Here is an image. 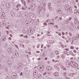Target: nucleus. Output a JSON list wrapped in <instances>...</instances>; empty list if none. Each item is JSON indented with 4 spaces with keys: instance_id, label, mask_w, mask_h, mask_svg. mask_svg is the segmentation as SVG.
<instances>
[{
    "instance_id": "1",
    "label": "nucleus",
    "mask_w": 79,
    "mask_h": 79,
    "mask_svg": "<svg viewBox=\"0 0 79 79\" xmlns=\"http://www.w3.org/2000/svg\"><path fill=\"white\" fill-rule=\"evenodd\" d=\"M71 66L73 68H76L78 67V64H77L75 63L73 61H71Z\"/></svg>"
},
{
    "instance_id": "2",
    "label": "nucleus",
    "mask_w": 79,
    "mask_h": 79,
    "mask_svg": "<svg viewBox=\"0 0 79 79\" xmlns=\"http://www.w3.org/2000/svg\"><path fill=\"white\" fill-rule=\"evenodd\" d=\"M11 77L13 79H16L17 78L16 73H13L11 74Z\"/></svg>"
},
{
    "instance_id": "3",
    "label": "nucleus",
    "mask_w": 79,
    "mask_h": 79,
    "mask_svg": "<svg viewBox=\"0 0 79 79\" xmlns=\"http://www.w3.org/2000/svg\"><path fill=\"white\" fill-rule=\"evenodd\" d=\"M71 62H70L69 60H68L66 63V67H69L70 66V64L71 65Z\"/></svg>"
},
{
    "instance_id": "4",
    "label": "nucleus",
    "mask_w": 79,
    "mask_h": 79,
    "mask_svg": "<svg viewBox=\"0 0 79 79\" xmlns=\"http://www.w3.org/2000/svg\"><path fill=\"white\" fill-rule=\"evenodd\" d=\"M38 68L40 71H44V68L42 67L38 66Z\"/></svg>"
},
{
    "instance_id": "5",
    "label": "nucleus",
    "mask_w": 79,
    "mask_h": 79,
    "mask_svg": "<svg viewBox=\"0 0 79 79\" xmlns=\"http://www.w3.org/2000/svg\"><path fill=\"white\" fill-rule=\"evenodd\" d=\"M1 40L3 42H4L6 40V37L5 36H3L1 38Z\"/></svg>"
},
{
    "instance_id": "6",
    "label": "nucleus",
    "mask_w": 79,
    "mask_h": 79,
    "mask_svg": "<svg viewBox=\"0 0 79 79\" xmlns=\"http://www.w3.org/2000/svg\"><path fill=\"white\" fill-rule=\"evenodd\" d=\"M56 33L57 34V35H59V37H60L61 36V33L60 32L56 31Z\"/></svg>"
},
{
    "instance_id": "7",
    "label": "nucleus",
    "mask_w": 79,
    "mask_h": 79,
    "mask_svg": "<svg viewBox=\"0 0 79 79\" xmlns=\"http://www.w3.org/2000/svg\"><path fill=\"white\" fill-rule=\"evenodd\" d=\"M54 42L53 41L49 40L48 41V44H50V45H51V44H53Z\"/></svg>"
},
{
    "instance_id": "8",
    "label": "nucleus",
    "mask_w": 79,
    "mask_h": 79,
    "mask_svg": "<svg viewBox=\"0 0 79 79\" xmlns=\"http://www.w3.org/2000/svg\"><path fill=\"white\" fill-rule=\"evenodd\" d=\"M33 76L34 77H37V71H35V72H34Z\"/></svg>"
},
{
    "instance_id": "9",
    "label": "nucleus",
    "mask_w": 79,
    "mask_h": 79,
    "mask_svg": "<svg viewBox=\"0 0 79 79\" xmlns=\"http://www.w3.org/2000/svg\"><path fill=\"white\" fill-rule=\"evenodd\" d=\"M3 17H4L3 18L2 17V16H3ZM5 16V12H3L2 13V15L1 16V18H2V19H4V17Z\"/></svg>"
},
{
    "instance_id": "10",
    "label": "nucleus",
    "mask_w": 79,
    "mask_h": 79,
    "mask_svg": "<svg viewBox=\"0 0 79 79\" xmlns=\"http://www.w3.org/2000/svg\"><path fill=\"white\" fill-rule=\"evenodd\" d=\"M54 75L55 76H59V74L57 72H56L54 73Z\"/></svg>"
},
{
    "instance_id": "11",
    "label": "nucleus",
    "mask_w": 79,
    "mask_h": 79,
    "mask_svg": "<svg viewBox=\"0 0 79 79\" xmlns=\"http://www.w3.org/2000/svg\"><path fill=\"white\" fill-rule=\"evenodd\" d=\"M65 9H66V10H67V11H68V9H69V6H68V5H66L65 6Z\"/></svg>"
},
{
    "instance_id": "12",
    "label": "nucleus",
    "mask_w": 79,
    "mask_h": 79,
    "mask_svg": "<svg viewBox=\"0 0 79 79\" xmlns=\"http://www.w3.org/2000/svg\"><path fill=\"white\" fill-rule=\"evenodd\" d=\"M63 75L65 77H66V75L67 74V73L65 72L63 73Z\"/></svg>"
},
{
    "instance_id": "13",
    "label": "nucleus",
    "mask_w": 79,
    "mask_h": 79,
    "mask_svg": "<svg viewBox=\"0 0 79 79\" xmlns=\"http://www.w3.org/2000/svg\"><path fill=\"white\" fill-rule=\"evenodd\" d=\"M3 25H4V22H1L0 23V26H3Z\"/></svg>"
},
{
    "instance_id": "14",
    "label": "nucleus",
    "mask_w": 79,
    "mask_h": 79,
    "mask_svg": "<svg viewBox=\"0 0 79 79\" xmlns=\"http://www.w3.org/2000/svg\"><path fill=\"white\" fill-rule=\"evenodd\" d=\"M69 76H71V77H73V76H74V73H71L69 74Z\"/></svg>"
},
{
    "instance_id": "15",
    "label": "nucleus",
    "mask_w": 79,
    "mask_h": 79,
    "mask_svg": "<svg viewBox=\"0 0 79 79\" xmlns=\"http://www.w3.org/2000/svg\"><path fill=\"white\" fill-rule=\"evenodd\" d=\"M74 20H75V21H74L75 24H77V19L75 18L74 19Z\"/></svg>"
},
{
    "instance_id": "16",
    "label": "nucleus",
    "mask_w": 79,
    "mask_h": 79,
    "mask_svg": "<svg viewBox=\"0 0 79 79\" xmlns=\"http://www.w3.org/2000/svg\"><path fill=\"white\" fill-rule=\"evenodd\" d=\"M42 9H43V10H44L45 9H44V7H40V9L39 10H40V11H42Z\"/></svg>"
},
{
    "instance_id": "17",
    "label": "nucleus",
    "mask_w": 79,
    "mask_h": 79,
    "mask_svg": "<svg viewBox=\"0 0 79 79\" xmlns=\"http://www.w3.org/2000/svg\"><path fill=\"white\" fill-rule=\"evenodd\" d=\"M73 39L74 40H77V38H76V36H73Z\"/></svg>"
},
{
    "instance_id": "18",
    "label": "nucleus",
    "mask_w": 79,
    "mask_h": 79,
    "mask_svg": "<svg viewBox=\"0 0 79 79\" xmlns=\"http://www.w3.org/2000/svg\"><path fill=\"white\" fill-rule=\"evenodd\" d=\"M54 67L55 68H56V69H58V65L56 64L54 66Z\"/></svg>"
},
{
    "instance_id": "19",
    "label": "nucleus",
    "mask_w": 79,
    "mask_h": 79,
    "mask_svg": "<svg viewBox=\"0 0 79 79\" xmlns=\"http://www.w3.org/2000/svg\"><path fill=\"white\" fill-rule=\"evenodd\" d=\"M55 53L56 55H58V54H59V52H58V51H55Z\"/></svg>"
},
{
    "instance_id": "20",
    "label": "nucleus",
    "mask_w": 79,
    "mask_h": 79,
    "mask_svg": "<svg viewBox=\"0 0 79 79\" xmlns=\"http://www.w3.org/2000/svg\"><path fill=\"white\" fill-rule=\"evenodd\" d=\"M50 21H51L50 19H48L46 21V22L47 23H50Z\"/></svg>"
},
{
    "instance_id": "21",
    "label": "nucleus",
    "mask_w": 79,
    "mask_h": 79,
    "mask_svg": "<svg viewBox=\"0 0 79 79\" xmlns=\"http://www.w3.org/2000/svg\"><path fill=\"white\" fill-rule=\"evenodd\" d=\"M57 11H58L59 13H60V14H61V10H57Z\"/></svg>"
},
{
    "instance_id": "22",
    "label": "nucleus",
    "mask_w": 79,
    "mask_h": 79,
    "mask_svg": "<svg viewBox=\"0 0 79 79\" xmlns=\"http://www.w3.org/2000/svg\"><path fill=\"white\" fill-rule=\"evenodd\" d=\"M39 78H41V77H42V76L41 74H39L38 76Z\"/></svg>"
},
{
    "instance_id": "23",
    "label": "nucleus",
    "mask_w": 79,
    "mask_h": 79,
    "mask_svg": "<svg viewBox=\"0 0 79 79\" xmlns=\"http://www.w3.org/2000/svg\"><path fill=\"white\" fill-rule=\"evenodd\" d=\"M46 35L47 36H51V35H50V34L49 33H47L46 34Z\"/></svg>"
},
{
    "instance_id": "24",
    "label": "nucleus",
    "mask_w": 79,
    "mask_h": 79,
    "mask_svg": "<svg viewBox=\"0 0 79 79\" xmlns=\"http://www.w3.org/2000/svg\"><path fill=\"white\" fill-rule=\"evenodd\" d=\"M70 42H71V37H69L68 38Z\"/></svg>"
},
{
    "instance_id": "25",
    "label": "nucleus",
    "mask_w": 79,
    "mask_h": 79,
    "mask_svg": "<svg viewBox=\"0 0 79 79\" xmlns=\"http://www.w3.org/2000/svg\"><path fill=\"white\" fill-rule=\"evenodd\" d=\"M42 56L43 57H44L45 56V53H44L42 54Z\"/></svg>"
},
{
    "instance_id": "26",
    "label": "nucleus",
    "mask_w": 79,
    "mask_h": 79,
    "mask_svg": "<svg viewBox=\"0 0 79 79\" xmlns=\"http://www.w3.org/2000/svg\"><path fill=\"white\" fill-rule=\"evenodd\" d=\"M21 1L22 2V3H23L24 4V5H25V3H25V1H23L22 0H21Z\"/></svg>"
},
{
    "instance_id": "27",
    "label": "nucleus",
    "mask_w": 79,
    "mask_h": 79,
    "mask_svg": "<svg viewBox=\"0 0 79 79\" xmlns=\"http://www.w3.org/2000/svg\"><path fill=\"white\" fill-rule=\"evenodd\" d=\"M48 5L49 6H51V5H52V3H49L48 4Z\"/></svg>"
},
{
    "instance_id": "28",
    "label": "nucleus",
    "mask_w": 79,
    "mask_h": 79,
    "mask_svg": "<svg viewBox=\"0 0 79 79\" xmlns=\"http://www.w3.org/2000/svg\"><path fill=\"white\" fill-rule=\"evenodd\" d=\"M65 56H64V55H62V56H61V57H62V58H64V57H65Z\"/></svg>"
},
{
    "instance_id": "29",
    "label": "nucleus",
    "mask_w": 79,
    "mask_h": 79,
    "mask_svg": "<svg viewBox=\"0 0 79 79\" xmlns=\"http://www.w3.org/2000/svg\"><path fill=\"white\" fill-rule=\"evenodd\" d=\"M51 23H52V22H53V21H54V19H51Z\"/></svg>"
},
{
    "instance_id": "30",
    "label": "nucleus",
    "mask_w": 79,
    "mask_h": 79,
    "mask_svg": "<svg viewBox=\"0 0 79 79\" xmlns=\"http://www.w3.org/2000/svg\"><path fill=\"white\" fill-rule=\"evenodd\" d=\"M23 37H24L25 38H26V39H27V37H28L26 35V36H24Z\"/></svg>"
},
{
    "instance_id": "31",
    "label": "nucleus",
    "mask_w": 79,
    "mask_h": 79,
    "mask_svg": "<svg viewBox=\"0 0 79 79\" xmlns=\"http://www.w3.org/2000/svg\"><path fill=\"white\" fill-rule=\"evenodd\" d=\"M46 74H47V73L46 72H45L43 74V75L44 76H45V75H46Z\"/></svg>"
},
{
    "instance_id": "32",
    "label": "nucleus",
    "mask_w": 79,
    "mask_h": 79,
    "mask_svg": "<svg viewBox=\"0 0 79 79\" xmlns=\"http://www.w3.org/2000/svg\"><path fill=\"white\" fill-rule=\"evenodd\" d=\"M2 8L0 7V13H2Z\"/></svg>"
},
{
    "instance_id": "33",
    "label": "nucleus",
    "mask_w": 79,
    "mask_h": 79,
    "mask_svg": "<svg viewBox=\"0 0 79 79\" xmlns=\"http://www.w3.org/2000/svg\"><path fill=\"white\" fill-rule=\"evenodd\" d=\"M15 47H16L17 49H19V48H18V46H17V45H15Z\"/></svg>"
},
{
    "instance_id": "34",
    "label": "nucleus",
    "mask_w": 79,
    "mask_h": 79,
    "mask_svg": "<svg viewBox=\"0 0 79 79\" xmlns=\"http://www.w3.org/2000/svg\"><path fill=\"white\" fill-rule=\"evenodd\" d=\"M39 47H40V45H39V44H38L37 47L38 48H39Z\"/></svg>"
},
{
    "instance_id": "35",
    "label": "nucleus",
    "mask_w": 79,
    "mask_h": 79,
    "mask_svg": "<svg viewBox=\"0 0 79 79\" xmlns=\"http://www.w3.org/2000/svg\"><path fill=\"white\" fill-rule=\"evenodd\" d=\"M77 38H78V39H79V34H77Z\"/></svg>"
},
{
    "instance_id": "36",
    "label": "nucleus",
    "mask_w": 79,
    "mask_h": 79,
    "mask_svg": "<svg viewBox=\"0 0 79 79\" xmlns=\"http://www.w3.org/2000/svg\"><path fill=\"white\" fill-rule=\"evenodd\" d=\"M64 53L65 54H67L68 53V52L66 51H65L64 52Z\"/></svg>"
},
{
    "instance_id": "37",
    "label": "nucleus",
    "mask_w": 79,
    "mask_h": 79,
    "mask_svg": "<svg viewBox=\"0 0 79 79\" xmlns=\"http://www.w3.org/2000/svg\"><path fill=\"white\" fill-rule=\"evenodd\" d=\"M64 50H66V51H69V49L68 48L65 49Z\"/></svg>"
},
{
    "instance_id": "38",
    "label": "nucleus",
    "mask_w": 79,
    "mask_h": 79,
    "mask_svg": "<svg viewBox=\"0 0 79 79\" xmlns=\"http://www.w3.org/2000/svg\"><path fill=\"white\" fill-rule=\"evenodd\" d=\"M8 51L9 52H11V50H10V49H8Z\"/></svg>"
},
{
    "instance_id": "39",
    "label": "nucleus",
    "mask_w": 79,
    "mask_h": 79,
    "mask_svg": "<svg viewBox=\"0 0 79 79\" xmlns=\"http://www.w3.org/2000/svg\"><path fill=\"white\" fill-rule=\"evenodd\" d=\"M20 37H23V36H24V35H19Z\"/></svg>"
},
{
    "instance_id": "40",
    "label": "nucleus",
    "mask_w": 79,
    "mask_h": 79,
    "mask_svg": "<svg viewBox=\"0 0 79 79\" xmlns=\"http://www.w3.org/2000/svg\"><path fill=\"white\" fill-rule=\"evenodd\" d=\"M44 25H45V26H47V23H44Z\"/></svg>"
},
{
    "instance_id": "41",
    "label": "nucleus",
    "mask_w": 79,
    "mask_h": 79,
    "mask_svg": "<svg viewBox=\"0 0 79 79\" xmlns=\"http://www.w3.org/2000/svg\"><path fill=\"white\" fill-rule=\"evenodd\" d=\"M70 48L71 49H74V47L73 46H71Z\"/></svg>"
},
{
    "instance_id": "42",
    "label": "nucleus",
    "mask_w": 79,
    "mask_h": 79,
    "mask_svg": "<svg viewBox=\"0 0 79 79\" xmlns=\"http://www.w3.org/2000/svg\"><path fill=\"white\" fill-rule=\"evenodd\" d=\"M62 34L63 35H64V34H65V33H64V32H62Z\"/></svg>"
},
{
    "instance_id": "43",
    "label": "nucleus",
    "mask_w": 79,
    "mask_h": 79,
    "mask_svg": "<svg viewBox=\"0 0 79 79\" xmlns=\"http://www.w3.org/2000/svg\"><path fill=\"white\" fill-rule=\"evenodd\" d=\"M36 53H39L40 52L39 51H36Z\"/></svg>"
},
{
    "instance_id": "44",
    "label": "nucleus",
    "mask_w": 79,
    "mask_h": 79,
    "mask_svg": "<svg viewBox=\"0 0 79 79\" xmlns=\"http://www.w3.org/2000/svg\"><path fill=\"white\" fill-rule=\"evenodd\" d=\"M71 19H72V18L71 17H70L69 20V21H71Z\"/></svg>"
},
{
    "instance_id": "45",
    "label": "nucleus",
    "mask_w": 79,
    "mask_h": 79,
    "mask_svg": "<svg viewBox=\"0 0 79 79\" xmlns=\"http://www.w3.org/2000/svg\"><path fill=\"white\" fill-rule=\"evenodd\" d=\"M49 10H52V7L50 6H49Z\"/></svg>"
},
{
    "instance_id": "46",
    "label": "nucleus",
    "mask_w": 79,
    "mask_h": 79,
    "mask_svg": "<svg viewBox=\"0 0 79 79\" xmlns=\"http://www.w3.org/2000/svg\"><path fill=\"white\" fill-rule=\"evenodd\" d=\"M16 7H17V8H19V4H18V5H17Z\"/></svg>"
},
{
    "instance_id": "47",
    "label": "nucleus",
    "mask_w": 79,
    "mask_h": 79,
    "mask_svg": "<svg viewBox=\"0 0 79 79\" xmlns=\"http://www.w3.org/2000/svg\"><path fill=\"white\" fill-rule=\"evenodd\" d=\"M69 34L70 36H72V34H71V33H69Z\"/></svg>"
},
{
    "instance_id": "48",
    "label": "nucleus",
    "mask_w": 79,
    "mask_h": 79,
    "mask_svg": "<svg viewBox=\"0 0 79 79\" xmlns=\"http://www.w3.org/2000/svg\"><path fill=\"white\" fill-rule=\"evenodd\" d=\"M28 54L29 55H31V52H29Z\"/></svg>"
},
{
    "instance_id": "49",
    "label": "nucleus",
    "mask_w": 79,
    "mask_h": 79,
    "mask_svg": "<svg viewBox=\"0 0 79 79\" xmlns=\"http://www.w3.org/2000/svg\"><path fill=\"white\" fill-rule=\"evenodd\" d=\"M50 24H52V25H54V23H50Z\"/></svg>"
},
{
    "instance_id": "50",
    "label": "nucleus",
    "mask_w": 79,
    "mask_h": 79,
    "mask_svg": "<svg viewBox=\"0 0 79 79\" xmlns=\"http://www.w3.org/2000/svg\"><path fill=\"white\" fill-rule=\"evenodd\" d=\"M69 9L70 10V11H72V8H70Z\"/></svg>"
},
{
    "instance_id": "51",
    "label": "nucleus",
    "mask_w": 79,
    "mask_h": 79,
    "mask_svg": "<svg viewBox=\"0 0 79 79\" xmlns=\"http://www.w3.org/2000/svg\"><path fill=\"white\" fill-rule=\"evenodd\" d=\"M61 46L62 48H64V46L63 45H61Z\"/></svg>"
},
{
    "instance_id": "52",
    "label": "nucleus",
    "mask_w": 79,
    "mask_h": 79,
    "mask_svg": "<svg viewBox=\"0 0 79 79\" xmlns=\"http://www.w3.org/2000/svg\"><path fill=\"white\" fill-rule=\"evenodd\" d=\"M40 7H41L40 6H38V8L39 10L40 9Z\"/></svg>"
},
{
    "instance_id": "53",
    "label": "nucleus",
    "mask_w": 79,
    "mask_h": 79,
    "mask_svg": "<svg viewBox=\"0 0 79 79\" xmlns=\"http://www.w3.org/2000/svg\"><path fill=\"white\" fill-rule=\"evenodd\" d=\"M62 38H63V39H64L65 37L64 36H62Z\"/></svg>"
},
{
    "instance_id": "54",
    "label": "nucleus",
    "mask_w": 79,
    "mask_h": 79,
    "mask_svg": "<svg viewBox=\"0 0 79 79\" xmlns=\"http://www.w3.org/2000/svg\"><path fill=\"white\" fill-rule=\"evenodd\" d=\"M55 27L56 28H58V26H57V25H56V26H55Z\"/></svg>"
},
{
    "instance_id": "55",
    "label": "nucleus",
    "mask_w": 79,
    "mask_h": 79,
    "mask_svg": "<svg viewBox=\"0 0 79 79\" xmlns=\"http://www.w3.org/2000/svg\"><path fill=\"white\" fill-rule=\"evenodd\" d=\"M6 32H7V34H8V32H9L8 31H6Z\"/></svg>"
},
{
    "instance_id": "56",
    "label": "nucleus",
    "mask_w": 79,
    "mask_h": 79,
    "mask_svg": "<svg viewBox=\"0 0 79 79\" xmlns=\"http://www.w3.org/2000/svg\"><path fill=\"white\" fill-rule=\"evenodd\" d=\"M10 37H13V35H11V34H10Z\"/></svg>"
},
{
    "instance_id": "57",
    "label": "nucleus",
    "mask_w": 79,
    "mask_h": 79,
    "mask_svg": "<svg viewBox=\"0 0 79 79\" xmlns=\"http://www.w3.org/2000/svg\"><path fill=\"white\" fill-rule=\"evenodd\" d=\"M69 53H70L71 54L72 53V52L69 51Z\"/></svg>"
},
{
    "instance_id": "58",
    "label": "nucleus",
    "mask_w": 79,
    "mask_h": 79,
    "mask_svg": "<svg viewBox=\"0 0 79 79\" xmlns=\"http://www.w3.org/2000/svg\"><path fill=\"white\" fill-rule=\"evenodd\" d=\"M22 74H23V73L21 72L20 74V76H22Z\"/></svg>"
},
{
    "instance_id": "59",
    "label": "nucleus",
    "mask_w": 79,
    "mask_h": 79,
    "mask_svg": "<svg viewBox=\"0 0 79 79\" xmlns=\"http://www.w3.org/2000/svg\"><path fill=\"white\" fill-rule=\"evenodd\" d=\"M27 2L28 3H30V1H29V0H28Z\"/></svg>"
},
{
    "instance_id": "60",
    "label": "nucleus",
    "mask_w": 79,
    "mask_h": 79,
    "mask_svg": "<svg viewBox=\"0 0 79 79\" xmlns=\"http://www.w3.org/2000/svg\"><path fill=\"white\" fill-rule=\"evenodd\" d=\"M66 42L67 43H68V42H69V41H68V40H67L66 41Z\"/></svg>"
},
{
    "instance_id": "61",
    "label": "nucleus",
    "mask_w": 79,
    "mask_h": 79,
    "mask_svg": "<svg viewBox=\"0 0 79 79\" xmlns=\"http://www.w3.org/2000/svg\"><path fill=\"white\" fill-rule=\"evenodd\" d=\"M52 62H54V61H55V60H52Z\"/></svg>"
},
{
    "instance_id": "62",
    "label": "nucleus",
    "mask_w": 79,
    "mask_h": 79,
    "mask_svg": "<svg viewBox=\"0 0 79 79\" xmlns=\"http://www.w3.org/2000/svg\"><path fill=\"white\" fill-rule=\"evenodd\" d=\"M65 35H68V32H66L65 33Z\"/></svg>"
},
{
    "instance_id": "63",
    "label": "nucleus",
    "mask_w": 79,
    "mask_h": 79,
    "mask_svg": "<svg viewBox=\"0 0 79 79\" xmlns=\"http://www.w3.org/2000/svg\"><path fill=\"white\" fill-rule=\"evenodd\" d=\"M11 38L10 37L9 38V40H11Z\"/></svg>"
},
{
    "instance_id": "64",
    "label": "nucleus",
    "mask_w": 79,
    "mask_h": 79,
    "mask_svg": "<svg viewBox=\"0 0 79 79\" xmlns=\"http://www.w3.org/2000/svg\"><path fill=\"white\" fill-rule=\"evenodd\" d=\"M67 79H69V77H67Z\"/></svg>"
}]
</instances>
